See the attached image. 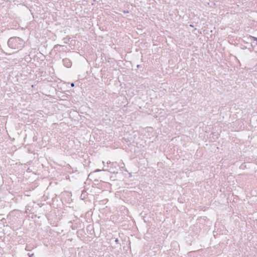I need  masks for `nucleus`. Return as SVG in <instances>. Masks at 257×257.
I'll use <instances>...</instances> for the list:
<instances>
[{
  "mask_svg": "<svg viewBox=\"0 0 257 257\" xmlns=\"http://www.w3.org/2000/svg\"><path fill=\"white\" fill-rule=\"evenodd\" d=\"M8 45L10 48L14 49H21L23 46V41L19 37H11L8 41Z\"/></svg>",
  "mask_w": 257,
  "mask_h": 257,
  "instance_id": "1",
  "label": "nucleus"
},
{
  "mask_svg": "<svg viewBox=\"0 0 257 257\" xmlns=\"http://www.w3.org/2000/svg\"><path fill=\"white\" fill-rule=\"evenodd\" d=\"M54 51L60 52H66V50L64 48V46L60 45L59 44L55 45L53 47Z\"/></svg>",
  "mask_w": 257,
  "mask_h": 257,
  "instance_id": "2",
  "label": "nucleus"
},
{
  "mask_svg": "<svg viewBox=\"0 0 257 257\" xmlns=\"http://www.w3.org/2000/svg\"><path fill=\"white\" fill-rule=\"evenodd\" d=\"M62 62L64 66L67 68H70L72 66V62L68 58H66L63 59Z\"/></svg>",
  "mask_w": 257,
  "mask_h": 257,
  "instance_id": "3",
  "label": "nucleus"
},
{
  "mask_svg": "<svg viewBox=\"0 0 257 257\" xmlns=\"http://www.w3.org/2000/svg\"><path fill=\"white\" fill-rule=\"evenodd\" d=\"M0 128H6V120L4 117L0 119Z\"/></svg>",
  "mask_w": 257,
  "mask_h": 257,
  "instance_id": "4",
  "label": "nucleus"
},
{
  "mask_svg": "<svg viewBox=\"0 0 257 257\" xmlns=\"http://www.w3.org/2000/svg\"><path fill=\"white\" fill-rule=\"evenodd\" d=\"M122 12L124 13V14H127V13H129V11L128 10H123L122 11Z\"/></svg>",
  "mask_w": 257,
  "mask_h": 257,
  "instance_id": "5",
  "label": "nucleus"
},
{
  "mask_svg": "<svg viewBox=\"0 0 257 257\" xmlns=\"http://www.w3.org/2000/svg\"><path fill=\"white\" fill-rule=\"evenodd\" d=\"M28 255L29 256V257H33V256H34V253L30 254V253H28Z\"/></svg>",
  "mask_w": 257,
  "mask_h": 257,
  "instance_id": "6",
  "label": "nucleus"
},
{
  "mask_svg": "<svg viewBox=\"0 0 257 257\" xmlns=\"http://www.w3.org/2000/svg\"><path fill=\"white\" fill-rule=\"evenodd\" d=\"M66 38H63L64 42V43H65V44H67V43H68V42H67V41H65V40H66Z\"/></svg>",
  "mask_w": 257,
  "mask_h": 257,
  "instance_id": "7",
  "label": "nucleus"
},
{
  "mask_svg": "<svg viewBox=\"0 0 257 257\" xmlns=\"http://www.w3.org/2000/svg\"><path fill=\"white\" fill-rule=\"evenodd\" d=\"M115 242L116 243H118V238H116L115 240Z\"/></svg>",
  "mask_w": 257,
  "mask_h": 257,
  "instance_id": "8",
  "label": "nucleus"
},
{
  "mask_svg": "<svg viewBox=\"0 0 257 257\" xmlns=\"http://www.w3.org/2000/svg\"><path fill=\"white\" fill-rule=\"evenodd\" d=\"M137 68H141V65L138 64V65H137Z\"/></svg>",
  "mask_w": 257,
  "mask_h": 257,
  "instance_id": "9",
  "label": "nucleus"
},
{
  "mask_svg": "<svg viewBox=\"0 0 257 257\" xmlns=\"http://www.w3.org/2000/svg\"><path fill=\"white\" fill-rule=\"evenodd\" d=\"M74 85H74V83H71V87H74Z\"/></svg>",
  "mask_w": 257,
  "mask_h": 257,
  "instance_id": "10",
  "label": "nucleus"
},
{
  "mask_svg": "<svg viewBox=\"0 0 257 257\" xmlns=\"http://www.w3.org/2000/svg\"><path fill=\"white\" fill-rule=\"evenodd\" d=\"M145 128H153L152 127H146Z\"/></svg>",
  "mask_w": 257,
  "mask_h": 257,
  "instance_id": "11",
  "label": "nucleus"
},
{
  "mask_svg": "<svg viewBox=\"0 0 257 257\" xmlns=\"http://www.w3.org/2000/svg\"><path fill=\"white\" fill-rule=\"evenodd\" d=\"M248 49L250 50V51H252V49H250V48H248Z\"/></svg>",
  "mask_w": 257,
  "mask_h": 257,
  "instance_id": "12",
  "label": "nucleus"
},
{
  "mask_svg": "<svg viewBox=\"0 0 257 257\" xmlns=\"http://www.w3.org/2000/svg\"><path fill=\"white\" fill-rule=\"evenodd\" d=\"M190 26L191 27H193V26L192 25H190Z\"/></svg>",
  "mask_w": 257,
  "mask_h": 257,
  "instance_id": "13",
  "label": "nucleus"
}]
</instances>
